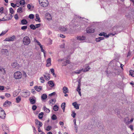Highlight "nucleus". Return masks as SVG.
<instances>
[{
  "label": "nucleus",
  "mask_w": 134,
  "mask_h": 134,
  "mask_svg": "<svg viewBox=\"0 0 134 134\" xmlns=\"http://www.w3.org/2000/svg\"><path fill=\"white\" fill-rule=\"evenodd\" d=\"M12 17H3L1 19L0 18V21L9 20L11 19H12Z\"/></svg>",
  "instance_id": "21"
},
{
  "label": "nucleus",
  "mask_w": 134,
  "mask_h": 134,
  "mask_svg": "<svg viewBox=\"0 0 134 134\" xmlns=\"http://www.w3.org/2000/svg\"><path fill=\"white\" fill-rule=\"evenodd\" d=\"M51 128L52 127L51 126H48L47 127L46 130L47 131H49L51 130Z\"/></svg>",
  "instance_id": "47"
},
{
  "label": "nucleus",
  "mask_w": 134,
  "mask_h": 134,
  "mask_svg": "<svg viewBox=\"0 0 134 134\" xmlns=\"http://www.w3.org/2000/svg\"><path fill=\"white\" fill-rule=\"evenodd\" d=\"M35 20L36 21H37L39 22H40L41 21L40 17H36Z\"/></svg>",
  "instance_id": "49"
},
{
  "label": "nucleus",
  "mask_w": 134,
  "mask_h": 134,
  "mask_svg": "<svg viewBox=\"0 0 134 134\" xmlns=\"http://www.w3.org/2000/svg\"><path fill=\"white\" fill-rule=\"evenodd\" d=\"M31 42V40L27 36H25L23 37V44L27 46Z\"/></svg>",
  "instance_id": "1"
},
{
  "label": "nucleus",
  "mask_w": 134,
  "mask_h": 134,
  "mask_svg": "<svg viewBox=\"0 0 134 134\" xmlns=\"http://www.w3.org/2000/svg\"><path fill=\"white\" fill-rule=\"evenodd\" d=\"M30 103L32 104H34L35 103V100L33 98H30L29 99Z\"/></svg>",
  "instance_id": "31"
},
{
  "label": "nucleus",
  "mask_w": 134,
  "mask_h": 134,
  "mask_svg": "<svg viewBox=\"0 0 134 134\" xmlns=\"http://www.w3.org/2000/svg\"><path fill=\"white\" fill-rule=\"evenodd\" d=\"M133 120V118H131L130 121H129V118L127 117L125 118L124 121L126 124H129V123H131L132 122Z\"/></svg>",
  "instance_id": "12"
},
{
  "label": "nucleus",
  "mask_w": 134,
  "mask_h": 134,
  "mask_svg": "<svg viewBox=\"0 0 134 134\" xmlns=\"http://www.w3.org/2000/svg\"><path fill=\"white\" fill-rule=\"evenodd\" d=\"M48 83L49 86L51 87H53L54 85V84L52 81H50L48 82Z\"/></svg>",
  "instance_id": "25"
},
{
  "label": "nucleus",
  "mask_w": 134,
  "mask_h": 134,
  "mask_svg": "<svg viewBox=\"0 0 134 134\" xmlns=\"http://www.w3.org/2000/svg\"><path fill=\"white\" fill-rule=\"evenodd\" d=\"M20 91L19 90L15 91L13 93V96L14 97L16 96L19 93Z\"/></svg>",
  "instance_id": "22"
},
{
  "label": "nucleus",
  "mask_w": 134,
  "mask_h": 134,
  "mask_svg": "<svg viewBox=\"0 0 134 134\" xmlns=\"http://www.w3.org/2000/svg\"><path fill=\"white\" fill-rule=\"evenodd\" d=\"M19 65L16 62H14L11 64V65L13 68L17 69L18 68V66Z\"/></svg>",
  "instance_id": "14"
},
{
  "label": "nucleus",
  "mask_w": 134,
  "mask_h": 134,
  "mask_svg": "<svg viewBox=\"0 0 134 134\" xmlns=\"http://www.w3.org/2000/svg\"><path fill=\"white\" fill-rule=\"evenodd\" d=\"M30 27L31 29L33 30H35L36 29V26L33 24H31L30 25Z\"/></svg>",
  "instance_id": "40"
},
{
  "label": "nucleus",
  "mask_w": 134,
  "mask_h": 134,
  "mask_svg": "<svg viewBox=\"0 0 134 134\" xmlns=\"http://www.w3.org/2000/svg\"><path fill=\"white\" fill-rule=\"evenodd\" d=\"M34 41L35 42H36L37 44L40 46L41 49V52H43L44 55L45 57V51L43 49V46L36 39H34Z\"/></svg>",
  "instance_id": "5"
},
{
  "label": "nucleus",
  "mask_w": 134,
  "mask_h": 134,
  "mask_svg": "<svg viewBox=\"0 0 134 134\" xmlns=\"http://www.w3.org/2000/svg\"><path fill=\"white\" fill-rule=\"evenodd\" d=\"M21 23L23 25H26L27 24V22L26 20L23 19L21 21Z\"/></svg>",
  "instance_id": "37"
},
{
  "label": "nucleus",
  "mask_w": 134,
  "mask_h": 134,
  "mask_svg": "<svg viewBox=\"0 0 134 134\" xmlns=\"http://www.w3.org/2000/svg\"><path fill=\"white\" fill-rule=\"evenodd\" d=\"M42 99L44 100L46 99L47 97V95L46 94H42L41 96Z\"/></svg>",
  "instance_id": "35"
},
{
  "label": "nucleus",
  "mask_w": 134,
  "mask_h": 134,
  "mask_svg": "<svg viewBox=\"0 0 134 134\" xmlns=\"http://www.w3.org/2000/svg\"><path fill=\"white\" fill-rule=\"evenodd\" d=\"M11 104V102H10L7 100L4 103L3 106L5 107H9Z\"/></svg>",
  "instance_id": "15"
},
{
  "label": "nucleus",
  "mask_w": 134,
  "mask_h": 134,
  "mask_svg": "<svg viewBox=\"0 0 134 134\" xmlns=\"http://www.w3.org/2000/svg\"><path fill=\"white\" fill-rule=\"evenodd\" d=\"M69 61L68 60H66V62H64L63 64V65H66L67 64H69Z\"/></svg>",
  "instance_id": "42"
},
{
  "label": "nucleus",
  "mask_w": 134,
  "mask_h": 134,
  "mask_svg": "<svg viewBox=\"0 0 134 134\" xmlns=\"http://www.w3.org/2000/svg\"><path fill=\"white\" fill-rule=\"evenodd\" d=\"M2 127L3 130L4 131L8 132V128L6 126L5 124H2Z\"/></svg>",
  "instance_id": "16"
},
{
  "label": "nucleus",
  "mask_w": 134,
  "mask_h": 134,
  "mask_svg": "<svg viewBox=\"0 0 134 134\" xmlns=\"http://www.w3.org/2000/svg\"><path fill=\"white\" fill-rule=\"evenodd\" d=\"M63 93L66 94L68 92V88L66 87H64L63 88Z\"/></svg>",
  "instance_id": "26"
},
{
  "label": "nucleus",
  "mask_w": 134,
  "mask_h": 134,
  "mask_svg": "<svg viewBox=\"0 0 134 134\" xmlns=\"http://www.w3.org/2000/svg\"><path fill=\"white\" fill-rule=\"evenodd\" d=\"M57 118L56 116L54 114L53 115L52 117V119L53 120H55L57 119Z\"/></svg>",
  "instance_id": "45"
},
{
  "label": "nucleus",
  "mask_w": 134,
  "mask_h": 134,
  "mask_svg": "<svg viewBox=\"0 0 134 134\" xmlns=\"http://www.w3.org/2000/svg\"><path fill=\"white\" fill-rule=\"evenodd\" d=\"M43 108L44 110L46 113H49L50 112L49 109L47 108L45 106H44Z\"/></svg>",
  "instance_id": "32"
},
{
  "label": "nucleus",
  "mask_w": 134,
  "mask_h": 134,
  "mask_svg": "<svg viewBox=\"0 0 134 134\" xmlns=\"http://www.w3.org/2000/svg\"><path fill=\"white\" fill-rule=\"evenodd\" d=\"M114 34H113L112 33H110L108 35H106V37L107 38V37H108L109 36H110L111 35H112V36H113L114 35Z\"/></svg>",
  "instance_id": "55"
},
{
  "label": "nucleus",
  "mask_w": 134,
  "mask_h": 134,
  "mask_svg": "<svg viewBox=\"0 0 134 134\" xmlns=\"http://www.w3.org/2000/svg\"><path fill=\"white\" fill-rule=\"evenodd\" d=\"M27 26H23L21 27V29L22 30H24L27 29Z\"/></svg>",
  "instance_id": "50"
},
{
  "label": "nucleus",
  "mask_w": 134,
  "mask_h": 134,
  "mask_svg": "<svg viewBox=\"0 0 134 134\" xmlns=\"http://www.w3.org/2000/svg\"><path fill=\"white\" fill-rule=\"evenodd\" d=\"M45 79L47 81H48L50 79V76L49 74H48V76L44 75Z\"/></svg>",
  "instance_id": "33"
},
{
  "label": "nucleus",
  "mask_w": 134,
  "mask_h": 134,
  "mask_svg": "<svg viewBox=\"0 0 134 134\" xmlns=\"http://www.w3.org/2000/svg\"><path fill=\"white\" fill-rule=\"evenodd\" d=\"M69 25L70 26V29H71V31L73 28L74 29L76 27H77V25L76 24V23H73L72 22L70 23Z\"/></svg>",
  "instance_id": "11"
},
{
  "label": "nucleus",
  "mask_w": 134,
  "mask_h": 134,
  "mask_svg": "<svg viewBox=\"0 0 134 134\" xmlns=\"http://www.w3.org/2000/svg\"><path fill=\"white\" fill-rule=\"evenodd\" d=\"M82 70L83 69H80L79 70H77L74 72L73 73H74L76 74H79L82 71Z\"/></svg>",
  "instance_id": "29"
},
{
  "label": "nucleus",
  "mask_w": 134,
  "mask_h": 134,
  "mask_svg": "<svg viewBox=\"0 0 134 134\" xmlns=\"http://www.w3.org/2000/svg\"><path fill=\"white\" fill-rule=\"evenodd\" d=\"M59 124L62 127H63L64 125V123L63 122L60 121L59 122Z\"/></svg>",
  "instance_id": "62"
},
{
  "label": "nucleus",
  "mask_w": 134,
  "mask_h": 134,
  "mask_svg": "<svg viewBox=\"0 0 134 134\" xmlns=\"http://www.w3.org/2000/svg\"><path fill=\"white\" fill-rule=\"evenodd\" d=\"M40 80L42 83H44V78L43 77H41L40 78Z\"/></svg>",
  "instance_id": "41"
},
{
  "label": "nucleus",
  "mask_w": 134,
  "mask_h": 134,
  "mask_svg": "<svg viewBox=\"0 0 134 134\" xmlns=\"http://www.w3.org/2000/svg\"><path fill=\"white\" fill-rule=\"evenodd\" d=\"M106 33L103 32V33H102L100 34L99 35L100 36H105V35H106Z\"/></svg>",
  "instance_id": "54"
},
{
  "label": "nucleus",
  "mask_w": 134,
  "mask_h": 134,
  "mask_svg": "<svg viewBox=\"0 0 134 134\" xmlns=\"http://www.w3.org/2000/svg\"><path fill=\"white\" fill-rule=\"evenodd\" d=\"M32 54V52H28L25 53L24 54V56L25 58H29L31 57Z\"/></svg>",
  "instance_id": "7"
},
{
  "label": "nucleus",
  "mask_w": 134,
  "mask_h": 134,
  "mask_svg": "<svg viewBox=\"0 0 134 134\" xmlns=\"http://www.w3.org/2000/svg\"><path fill=\"white\" fill-rule=\"evenodd\" d=\"M15 38V36L14 35L13 36L11 37L8 38H6L5 39V41H11L14 40V39Z\"/></svg>",
  "instance_id": "9"
},
{
  "label": "nucleus",
  "mask_w": 134,
  "mask_h": 134,
  "mask_svg": "<svg viewBox=\"0 0 134 134\" xmlns=\"http://www.w3.org/2000/svg\"><path fill=\"white\" fill-rule=\"evenodd\" d=\"M38 2L40 5L43 7H46L49 4L47 0H38Z\"/></svg>",
  "instance_id": "4"
},
{
  "label": "nucleus",
  "mask_w": 134,
  "mask_h": 134,
  "mask_svg": "<svg viewBox=\"0 0 134 134\" xmlns=\"http://www.w3.org/2000/svg\"><path fill=\"white\" fill-rule=\"evenodd\" d=\"M4 90V87L3 86H0V90L3 91Z\"/></svg>",
  "instance_id": "59"
},
{
  "label": "nucleus",
  "mask_w": 134,
  "mask_h": 134,
  "mask_svg": "<svg viewBox=\"0 0 134 134\" xmlns=\"http://www.w3.org/2000/svg\"><path fill=\"white\" fill-rule=\"evenodd\" d=\"M53 110L55 111H57L58 110L59 108L58 106L57 105H55L53 107Z\"/></svg>",
  "instance_id": "38"
},
{
  "label": "nucleus",
  "mask_w": 134,
  "mask_h": 134,
  "mask_svg": "<svg viewBox=\"0 0 134 134\" xmlns=\"http://www.w3.org/2000/svg\"><path fill=\"white\" fill-rule=\"evenodd\" d=\"M51 15L48 12H46L45 14V17H51Z\"/></svg>",
  "instance_id": "44"
},
{
  "label": "nucleus",
  "mask_w": 134,
  "mask_h": 134,
  "mask_svg": "<svg viewBox=\"0 0 134 134\" xmlns=\"http://www.w3.org/2000/svg\"><path fill=\"white\" fill-rule=\"evenodd\" d=\"M51 65V59L50 58H48L47 60V66L49 67Z\"/></svg>",
  "instance_id": "17"
},
{
  "label": "nucleus",
  "mask_w": 134,
  "mask_h": 134,
  "mask_svg": "<svg viewBox=\"0 0 134 134\" xmlns=\"http://www.w3.org/2000/svg\"><path fill=\"white\" fill-rule=\"evenodd\" d=\"M68 26H61L59 27L60 30L62 31L66 32L67 33H69L71 31V29L68 27Z\"/></svg>",
  "instance_id": "3"
},
{
  "label": "nucleus",
  "mask_w": 134,
  "mask_h": 134,
  "mask_svg": "<svg viewBox=\"0 0 134 134\" xmlns=\"http://www.w3.org/2000/svg\"><path fill=\"white\" fill-rule=\"evenodd\" d=\"M86 31L88 33H93L94 31V29L92 27L87 28L86 29Z\"/></svg>",
  "instance_id": "10"
},
{
  "label": "nucleus",
  "mask_w": 134,
  "mask_h": 134,
  "mask_svg": "<svg viewBox=\"0 0 134 134\" xmlns=\"http://www.w3.org/2000/svg\"><path fill=\"white\" fill-rule=\"evenodd\" d=\"M4 9L3 7H2L0 8V15H1L3 13V11Z\"/></svg>",
  "instance_id": "43"
},
{
  "label": "nucleus",
  "mask_w": 134,
  "mask_h": 134,
  "mask_svg": "<svg viewBox=\"0 0 134 134\" xmlns=\"http://www.w3.org/2000/svg\"><path fill=\"white\" fill-rule=\"evenodd\" d=\"M11 5L13 7L15 8L16 7V5L15 4H14L13 3H11Z\"/></svg>",
  "instance_id": "61"
},
{
  "label": "nucleus",
  "mask_w": 134,
  "mask_h": 134,
  "mask_svg": "<svg viewBox=\"0 0 134 134\" xmlns=\"http://www.w3.org/2000/svg\"><path fill=\"white\" fill-rule=\"evenodd\" d=\"M5 96L7 97H9L10 96V95L9 93H6L5 94Z\"/></svg>",
  "instance_id": "57"
},
{
  "label": "nucleus",
  "mask_w": 134,
  "mask_h": 134,
  "mask_svg": "<svg viewBox=\"0 0 134 134\" xmlns=\"http://www.w3.org/2000/svg\"><path fill=\"white\" fill-rule=\"evenodd\" d=\"M22 74L20 71H17L14 74V77L16 80L20 79L22 78Z\"/></svg>",
  "instance_id": "2"
},
{
  "label": "nucleus",
  "mask_w": 134,
  "mask_h": 134,
  "mask_svg": "<svg viewBox=\"0 0 134 134\" xmlns=\"http://www.w3.org/2000/svg\"><path fill=\"white\" fill-rule=\"evenodd\" d=\"M73 105L74 107V108L76 109H79V107L77 103L76 102H74L72 104Z\"/></svg>",
  "instance_id": "24"
},
{
  "label": "nucleus",
  "mask_w": 134,
  "mask_h": 134,
  "mask_svg": "<svg viewBox=\"0 0 134 134\" xmlns=\"http://www.w3.org/2000/svg\"><path fill=\"white\" fill-rule=\"evenodd\" d=\"M90 69V67L88 65H85V68L84 69H83L82 71L84 72H87Z\"/></svg>",
  "instance_id": "13"
},
{
  "label": "nucleus",
  "mask_w": 134,
  "mask_h": 134,
  "mask_svg": "<svg viewBox=\"0 0 134 134\" xmlns=\"http://www.w3.org/2000/svg\"><path fill=\"white\" fill-rule=\"evenodd\" d=\"M78 84L77 86H81V81L79 79L78 81Z\"/></svg>",
  "instance_id": "60"
},
{
  "label": "nucleus",
  "mask_w": 134,
  "mask_h": 134,
  "mask_svg": "<svg viewBox=\"0 0 134 134\" xmlns=\"http://www.w3.org/2000/svg\"><path fill=\"white\" fill-rule=\"evenodd\" d=\"M37 108V107L35 105L33 106L32 107V109L33 110H36Z\"/></svg>",
  "instance_id": "53"
},
{
  "label": "nucleus",
  "mask_w": 134,
  "mask_h": 134,
  "mask_svg": "<svg viewBox=\"0 0 134 134\" xmlns=\"http://www.w3.org/2000/svg\"><path fill=\"white\" fill-rule=\"evenodd\" d=\"M10 12L11 14H13L14 13V11L12 8H10L9 9Z\"/></svg>",
  "instance_id": "52"
},
{
  "label": "nucleus",
  "mask_w": 134,
  "mask_h": 134,
  "mask_svg": "<svg viewBox=\"0 0 134 134\" xmlns=\"http://www.w3.org/2000/svg\"><path fill=\"white\" fill-rule=\"evenodd\" d=\"M30 95V93L28 91H26L23 92L21 94V96L24 97H26L29 96Z\"/></svg>",
  "instance_id": "8"
},
{
  "label": "nucleus",
  "mask_w": 134,
  "mask_h": 134,
  "mask_svg": "<svg viewBox=\"0 0 134 134\" xmlns=\"http://www.w3.org/2000/svg\"><path fill=\"white\" fill-rule=\"evenodd\" d=\"M58 36H59L60 37L62 38L65 37V36L64 35L62 34H59Z\"/></svg>",
  "instance_id": "58"
},
{
  "label": "nucleus",
  "mask_w": 134,
  "mask_h": 134,
  "mask_svg": "<svg viewBox=\"0 0 134 134\" xmlns=\"http://www.w3.org/2000/svg\"><path fill=\"white\" fill-rule=\"evenodd\" d=\"M129 75L132 77H134V71H133L131 70L129 71Z\"/></svg>",
  "instance_id": "36"
},
{
  "label": "nucleus",
  "mask_w": 134,
  "mask_h": 134,
  "mask_svg": "<svg viewBox=\"0 0 134 134\" xmlns=\"http://www.w3.org/2000/svg\"><path fill=\"white\" fill-rule=\"evenodd\" d=\"M20 3L21 5H24L25 3V0H21L20 2Z\"/></svg>",
  "instance_id": "46"
},
{
  "label": "nucleus",
  "mask_w": 134,
  "mask_h": 134,
  "mask_svg": "<svg viewBox=\"0 0 134 134\" xmlns=\"http://www.w3.org/2000/svg\"><path fill=\"white\" fill-rule=\"evenodd\" d=\"M34 88L35 90L38 92L40 91L42 89V87L41 86H36L34 87Z\"/></svg>",
  "instance_id": "23"
},
{
  "label": "nucleus",
  "mask_w": 134,
  "mask_h": 134,
  "mask_svg": "<svg viewBox=\"0 0 134 134\" xmlns=\"http://www.w3.org/2000/svg\"><path fill=\"white\" fill-rule=\"evenodd\" d=\"M5 117V114L4 111L3 109L0 108V118L4 119Z\"/></svg>",
  "instance_id": "6"
},
{
  "label": "nucleus",
  "mask_w": 134,
  "mask_h": 134,
  "mask_svg": "<svg viewBox=\"0 0 134 134\" xmlns=\"http://www.w3.org/2000/svg\"><path fill=\"white\" fill-rule=\"evenodd\" d=\"M7 31H3L0 34V36L4 35L7 32Z\"/></svg>",
  "instance_id": "48"
},
{
  "label": "nucleus",
  "mask_w": 134,
  "mask_h": 134,
  "mask_svg": "<svg viewBox=\"0 0 134 134\" xmlns=\"http://www.w3.org/2000/svg\"><path fill=\"white\" fill-rule=\"evenodd\" d=\"M35 124L38 125V126H39V127H41L42 126L43 124L41 122L38 120L37 119H35Z\"/></svg>",
  "instance_id": "18"
},
{
  "label": "nucleus",
  "mask_w": 134,
  "mask_h": 134,
  "mask_svg": "<svg viewBox=\"0 0 134 134\" xmlns=\"http://www.w3.org/2000/svg\"><path fill=\"white\" fill-rule=\"evenodd\" d=\"M77 39L80 41H82L83 40H85L86 38L85 37L83 36H78L76 37Z\"/></svg>",
  "instance_id": "19"
},
{
  "label": "nucleus",
  "mask_w": 134,
  "mask_h": 134,
  "mask_svg": "<svg viewBox=\"0 0 134 134\" xmlns=\"http://www.w3.org/2000/svg\"><path fill=\"white\" fill-rule=\"evenodd\" d=\"M76 115V113H75L74 111H72L71 116L73 118H75V117Z\"/></svg>",
  "instance_id": "51"
},
{
  "label": "nucleus",
  "mask_w": 134,
  "mask_h": 134,
  "mask_svg": "<svg viewBox=\"0 0 134 134\" xmlns=\"http://www.w3.org/2000/svg\"><path fill=\"white\" fill-rule=\"evenodd\" d=\"M2 72L3 74H5V70L4 69L0 67V73Z\"/></svg>",
  "instance_id": "27"
},
{
  "label": "nucleus",
  "mask_w": 134,
  "mask_h": 134,
  "mask_svg": "<svg viewBox=\"0 0 134 134\" xmlns=\"http://www.w3.org/2000/svg\"><path fill=\"white\" fill-rule=\"evenodd\" d=\"M21 96H19L16 98V102L17 103H19L21 100Z\"/></svg>",
  "instance_id": "30"
},
{
  "label": "nucleus",
  "mask_w": 134,
  "mask_h": 134,
  "mask_svg": "<svg viewBox=\"0 0 134 134\" xmlns=\"http://www.w3.org/2000/svg\"><path fill=\"white\" fill-rule=\"evenodd\" d=\"M65 103H62L61 105L62 108L63 109V112L64 111L65 109Z\"/></svg>",
  "instance_id": "34"
},
{
  "label": "nucleus",
  "mask_w": 134,
  "mask_h": 134,
  "mask_svg": "<svg viewBox=\"0 0 134 134\" xmlns=\"http://www.w3.org/2000/svg\"><path fill=\"white\" fill-rule=\"evenodd\" d=\"M76 91L79 93V94L80 96H81V93L80 92L81 88L80 86H77V88L76 89Z\"/></svg>",
  "instance_id": "28"
},
{
  "label": "nucleus",
  "mask_w": 134,
  "mask_h": 134,
  "mask_svg": "<svg viewBox=\"0 0 134 134\" xmlns=\"http://www.w3.org/2000/svg\"><path fill=\"white\" fill-rule=\"evenodd\" d=\"M43 112H42L40 113L38 115V118L39 119H42L43 116Z\"/></svg>",
  "instance_id": "39"
},
{
  "label": "nucleus",
  "mask_w": 134,
  "mask_h": 134,
  "mask_svg": "<svg viewBox=\"0 0 134 134\" xmlns=\"http://www.w3.org/2000/svg\"><path fill=\"white\" fill-rule=\"evenodd\" d=\"M3 52L5 54H7L8 53V51L7 49L4 50Z\"/></svg>",
  "instance_id": "56"
},
{
  "label": "nucleus",
  "mask_w": 134,
  "mask_h": 134,
  "mask_svg": "<svg viewBox=\"0 0 134 134\" xmlns=\"http://www.w3.org/2000/svg\"><path fill=\"white\" fill-rule=\"evenodd\" d=\"M56 101V100L55 99H52L49 101V104L50 105H52L54 104Z\"/></svg>",
  "instance_id": "20"
},
{
  "label": "nucleus",
  "mask_w": 134,
  "mask_h": 134,
  "mask_svg": "<svg viewBox=\"0 0 134 134\" xmlns=\"http://www.w3.org/2000/svg\"><path fill=\"white\" fill-rule=\"evenodd\" d=\"M55 94V92H54L52 93H51L49 94V96H51L53 95H54Z\"/></svg>",
  "instance_id": "63"
},
{
  "label": "nucleus",
  "mask_w": 134,
  "mask_h": 134,
  "mask_svg": "<svg viewBox=\"0 0 134 134\" xmlns=\"http://www.w3.org/2000/svg\"><path fill=\"white\" fill-rule=\"evenodd\" d=\"M96 42H99L100 41V39L99 37H98L96 39Z\"/></svg>",
  "instance_id": "64"
}]
</instances>
